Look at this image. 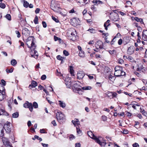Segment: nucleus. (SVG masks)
<instances>
[{"label":"nucleus","instance_id":"obj_1","mask_svg":"<svg viewBox=\"0 0 147 147\" xmlns=\"http://www.w3.org/2000/svg\"><path fill=\"white\" fill-rule=\"evenodd\" d=\"M35 39L33 36H30L26 40V44L28 47L30 49L34 50L36 47L35 43Z\"/></svg>","mask_w":147,"mask_h":147},{"label":"nucleus","instance_id":"obj_2","mask_svg":"<svg viewBox=\"0 0 147 147\" xmlns=\"http://www.w3.org/2000/svg\"><path fill=\"white\" fill-rule=\"evenodd\" d=\"M51 8L55 12H58L60 11V8L57 1H51Z\"/></svg>","mask_w":147,"mask_h":147},{"label":"nucleus","instance_id":"obj_3","mask_svg":"<svg viewBox=\"0 0 147 147\" xmlns=\"http://www.w3.org/2000/svg\"><path fill=\"white\" fill-rule=\"evenodd\" d=\"M67 36L72 37V40H74V38H76V30L73 28H69L67 31Z\"/></svg>","mask_w":147,"mask_h":147},{"label":"nucleus","instance_id":"obj_4","mask_svg":"<svg viewBox=\"0 0 147 147\" xmlns=\"http://www.w3.org/2000/svg\"><path fill=\"white\" fill-rule=\"evenodd\" d=\"M88 136L92 139L94 140L98 144L100 143V138H101L100 137L98 138L95 136L91 131L88 132Z\"/></svg>","mask_w":147,"mask_h":147},{"label":"nucleus","instance_id":"obj_5","mask_svg":"<svg viewBox=\"0 0 147 147\" xmlns=\"http://www.w3.org/2000/svg\"><path fill=\"white\" fill-rule=\"evenodd\" d=\"M56 117L59 122L65 119V117L64 114L61 112H57L56 114Z\"/></svg>","mask_w":147,"mask_h":147},{"label":"nucleus","instance_id":"obj_6","mask_svg":"<svg viewBox=\"0 0 147 147\" xmlns=\"http://www.w3.org/2000/svg\"><path fill=\"white\" fill-rule=\"evenodd\" d=\"M106 95L110 99L116 97L117 94L115 92L108 91L105 93Z\"/></svg>","mask_w":147,"mask_h":147},{"label":"nucleus","instance_id":"obj_7","mask_svg":"<svg viewBox=\"0 0 147 147\" xmlns=\"http://www.w3.org/2000/svg\"><path fill=\"white\" fill-rule=\"evenodd\" d=\"M111 16L110 19L114 21H118L119 19V18L118 15L116 13H110Z\"/></svg>","mask_w":147,"mask_h":147},{"label":"nucleus","instance_id":"obj_8","mask_svg":"<svg viewBox=\"0 0 147 147\" xmlns=\"http://www.w3.org/2000/svg\"><path fill=\"white\" fill-rule=\"evenodd\" d=\"M23 107L25 108H29L31 112L32 111L33 107L32 103H29L28 101H26L24 104Z\"/></svg>","mask_w":147,"mask_h":147},{"label":"nucleus","instance_id":"obj_9","mask_svg":"<svg viewBox=\"0 0 147 147\" xmlns=\"http://www.w3.org/2000/svg\"><path fill=\"white\" fill-rule=\"evenodd\" d=\"M10 123L7 122L4 125L3 127L7 133H9L11 131V128L10 127Z\"/></svg>","mask_w":147,"mask_h":147},{"label":"nucleus","instance_id":"obj_10","mask_svg":"<svg viewBox=\"0 0 147 147\" xmlns=\"http://www.w3.org/2000/svg\"><path fill=\"white\" fill-rule=\"evenodd\" d=\"M65 84L67 88H70L71 87V80L70 78L66 77L65 79Z\"/></svg>","mask_w":147,"mask_h":147},{"label":"nucleus","instance_id":"obj_11","mask_svg":"<svg viewBox=\"0 0 147 147\" xmlns=\"http://www.w3.org/2000/svg\"><path fill=\"white\" fill-rule=\"evenodd\" d=\"M3 142L6 147H12L10 143L7 138H2Z\"/></svg>","mask_w":147,"mask_h":147},{"label":"nucleus","instance_id":"obj_12","mask_svg":"<svg viewBox=\"0 0 147 147\" xmlns=\"http://www.w3.org/2000/svg\"><path fill=\"white\" fill-rule=\"evenodd\" d=\"M125 72L122 71H115L114 75L117 77H119L121 76H123L125 75Z\"/></svg>","mask_w":147,"mask_h":147},{"label":"nucleus","instance_id":"obj_13","mask_svg":"<svg viewBox=\"0 0 147 147\" xmlns=\"http://www.w3.org/2000/svg\"><path fill=\"white\" fill-rule=\"evenodd\" d=\"M100 143L98 144L101 146H105V147H113V145L112 143L109 142L107 144L105 142H102L100 141Z\"/></svg>","mask_w":147,"mask_h":147},{"label":"nucleus","instance_id":"obj_14","mask_svg":"<svg viewBox=\"0 0 147 147\" xmlns=\"http://www.w3.org/2000/svg\"><path fill=\"white\" fill-rule=\"evenodd\" d=\"M22 33L23 35L25 36L26 37H28L30 34V32L29 30L26 28L23 29Z\"/></svg>","mask_w":147,"mask_h":147},{"label":"nucleus","instance_id":"obj_15","mask_svg":"<svg viewBox=\"0 0 147 147\" xmlns=\"http://www.w3.org/2000/svg\"><path fill=\"white\" fill-rule=\"evenodd\" d=\"M142 39L144 41H147V30H144L142 34Z\"/></svg>","mask_w":147,"mask_h":147},{"label":"nucleus","instance_id":"obj_16","mask_svg":"<svg viewBox=\"0 0 147 147\" xmlns=\"http://www.w3.org/2000/svg\"><path fill=\"white\" fill-rule=\"evenodd\" d=\"M77 76L78 79H82L84 76V74L82 71H79L78 73Z\"/></svg>","mask_w":147,"mask_h":147},{"label":"nucleus","instance_id":"obj_17","mask_svg":"<svg viewBox=\"0 0 147 147\" xmlns=\"http://www.w3.org/2000/svg\"><path fill=\"white\" fill-rule=\"evenodd\" d=\"M96 47H99L100 49L103 48V43L100 40H98L96 44Z\"/></svg>","mask_w":147,"mask_h":147},{"label":"nucleus","instance_id":"obj_18","mask_svg":"<svg viewBox=\"0 0 147 147\" xmlns=\"http://www.w3.org/2000/svg\"><path fill=\"white\" fill-rule=\"evenodd\" d=\"M134 47H129L127 51V53L129 55H131L134 53Z\"/></svg>","mask_w":147,"mask_h":147},{"label":"nucleus","instance_id":"obj_19","mask_svg":"<svg viewBox=\"0 0 147 147\" xmlns=\"http://www.w3.org/2000/svg\"><path fill=\"white\" fill-rule=\"evenodd\" d=\"M5 92L4 90H0V101L3 100L5 97Z\"/></svg>","mask_w":147,"mask_h":147},{"label":"nucleus","instance_id":"obj_20","mask_svg":"<svg viewBox=\"0 0 147 147\" xmlns=\"http://www.w3.org/2000/svg\"><path fill=\"white\" fill-rule=\"evenodd\" d=\"M34 54H32V52H33V51L32 50H31V57H34L35 59H37L38 56L37 52L36 51L34 50Z\"/></svg>","mask_w":147,"mask_h":147},{"label":"nucleus","instance_id":"obj_21","mask_svg":"<svg viewBox=\"0 0 147 147\" xmlns=\"http://www.w3.org/2000/svg\"><path fill=\"white\" fill-rule=\"evenodd\" d=\"M37 86V82L35 81H32L31 84L29 86V88L31 89L32 88H34Z\"/></svg>","mask_w":147,"mask_h":147},{"label":"nucleus","instance_id":"obj_22","mask_svg":"<svg viewBox=\"0 0 147 147\" xmlns=\"http://www.w3.org/2000/svg\"><path fill=\"white\" fill-rule=\"evenodd\" d=\"M123 59L125 60L126 59H128V60L131 61H133L134 59L131 57L130 56H126L125 55H124L123 56Z\"/></svg>","mask_w":147,"mask_h":147},{"label":"nucleus","instance_id":"obj_23","mask_svg":"<svg viewBox=\"0 0 147 147\" xmlns=\"http://www.w3.org/2000/svg\"><path fill=\"white\" fill-rule=\"evenodd\" d=\"M59 105L60 107L64 108L65 107V104L64 102L61 100L59 101Z\"/></svg>","mask_w":147,"mask_h":147},{"label":"nucleus","instance_id":"obj_24","mask_svg":"<svg viewBox=\"0 0 147 147\" xmlns=\"http://www.w3.org/2000/svg\"><path fill=\"white\" fill-rule=\"evenodd\" d=\"M79 86L77 85V83H76L73 86V88H74L77 91H80L81 90V89L80 88H78Z\"/></svg>","mask_w":147,"mask_h":147},{"label":"nucleus","instance_id":"obj_25","mask_svg":"<svg viewBox=\"0 0 147 147\" xmlns=\"http://www.w3.org/2000/svg\"><path fill=\"white\" fill-rule=\"evenodd\" d=\"M77 129V134H78L79 136H81L82 134V131L80 130V129L78 128V127H76Z\"/></svg>","mask_w":147,"mask_h":147},{"label":"nucleus","instance_id":"obj_26","mask_svg":"<svg viewBox=\"0 0 147 147\" xmlns=\"http://www.w3.org/2000/svg\"><path fill=\"white\" fill-rule=\"evenodd\" d=\"M19 115V114L18 112H16L12 114V117L13 118H17Z\"/></svg>","mask_w":147,"mask_h":147},{"label":"nucleus","instance_id":"obj_27","mask_svg":"<svg viewBox=\"0 0 147 147\" xmlns=\"http://www.w3.org/2000/svg\"><path fill=\"white\" fill-rule=\"evenodd\" d=\"M115 71H122V67L117 66L115 68Z\"/></svg>","mask_w":147,"mask_h":147},{"label":"nucleus","instance_id":"obj_28","mask_svg":"<svg viewBox=\"0 0 147 147\" xmlns=\"http://www.w3.org/2000/svg\"><path fill=\"white\" fill-rule=\"evenodd\" d=\"M79 55L81 57H84L85 56L84 52L83 51H80L79 54Z\"/></svg>","mask_w":147,"mask_h":147},{"label":"nucleus","instance_id":"obj_29","mask_svg":"<svg viewBox=\"0 0 147 147\" xmlns=\"http://www.w3.org/2000/svg\"><path fill=\"white\" fill-rule=\"evenodd\" d=\"M2 126L0 125V136L1 137H3V130L2 129H1Z\"/></svg>","mask_w":147,"mask_h":147},{"label":"nucleus","instance_id":"obj_30","mask_svg":"<svg viewBox=\"0 0 147 147\" xmlns=\"http://www.w3.org/2000/svg\"><path fill=\"white\" fill-rule=\"evenodd\" d=\"M17 63V61L15 59H13L11 60V64L13 66L15 65Z\"/></svg>","mask_w":147,"mask_h":147},{"label":"nucleus","instance_id":"obj_31","mask_svg":"<svg viewBox=\"0 0 147 147\" xmlns=\"http://www.w3.org/2000/svg\"><path fill=\"white\" fill-rule=\"evenodd\" d=\"M140 111L142 112V114L144 116L147 117V112H146L144 110H143L142 111V109L141 108H140Z\"/></svg>","mask_w":147,"mask_h":147},{"label":"nucleus","instance_id":"obj_32","mask_svg":"<svg viewBox=\"0 0 147 147\" xmlns=\"http://www.w3.org/2000/svg\"><path fill=\"white\" fill-rule=\"evenodd\" d=\"M92 88L91 86H85L82 88V89L83 90H90Z\"/></svg>","mask_w":147,"mask_h":147},{"label":"nucleus","instance_id":"obj_33","mask_svg":"<svg viewBox=\"0 0 147 147\" xmlns=\"http://www.w3.org/2000/svg\"><path fill=\"white\" fill-rule=\"evenodd\" d=\"M29 3L27 1H24V2L23 5L25 7H28L29 6Z\"/></svg>","mask_w":147,"mask_h":147},{"label":"nucleus","instance_id":"obj_34","mask_svg":"<svg viewBox=\"0 0 147 147\" xmlns=\"http://www.w3.org/2000/svg\"><path fill=\"white\" fill-rule=\"evenodd\" d=\"M88 31H89L91 33H94L96 32L95 30L92 28H90Z\"/></svg>","mask_w":147,"mask_h":147},{"label":"nucleus","instance_id":"obj_35","mask_svg":"<svg viewBox=\"0 0 147 147\" xmlns=\"http://www.w3.org/2000/svg\"><path fill=\"white\" fill-rule=\"evenodd\" d=\"M57 59L60 60H61L62 61L63 60V59L64 58V57H62L60 55H58L57 56Z\"/></svg>","mask_w":147,"mask_h":147},{"label":"nucleus","instance_id":"obj_36","mask_svg":"<svg viewBox=\"0 0 147 147\" xmlns=\"http://www.w3.org/2000/svg\"><path fill=\"white\" fill-rule=\"evenodd\" d=\"M69 69L71 74L72 76H74V70L73 69V67L72 66H70L69 67Z\"/></svg>","mask_w":147,"mask_h":147},{"label":"nucleus","instance_id":"obj_37","mask_svg":"<svg viewBox=\"0 0 147 147\" xmlns=\"http://www.w3.org/2000/svg\"><path fill=\"white\" fill-rule=\"evenodd\" d=\"M6 7L5 4L3 3H0V7L2 9H4Z\"/></svg>","mask_w":147,"mask_h":147},{"label":"nucleus","instance_id":"obj_38","mask_svg":"<svg viewBox=\"0 0 147 147\" xmlns=\"http://www.w3.org/2000/svg\"><path fill=\"white\" fill-rule=\"evenodd\" d=\"M33 107L34 108H37L38 107V105L37 102H34L33 103Z\"/></svg>","mask_w":147,"mask_h":147},{"label":"nucleus","instance_id":"obj_39","mask_svg":"<svg viewBox=\"0 0 147 147\" xmlns=\"http://www.w3.org/2000/svg\"><path fill=\"white\" fill-rule=\"evenodd\" d=\"M34 22L36 24L38 23V18L37 16H36L35 17L34 19Z\"/></svg>","mask_w":147,"mask_h":147},{"label":"nucleus","instance_id":"obj_40","mask_svg":"<svg viewBox=\"0 0 147 147\" xmlns=\"http://www.w3.org/2000/svg\"><path fill=\"white\" fill-rule=\"evenodd\" d=\"M5 17L8 20H11V16L9 14H7L5 16Z\"/></svg>","mask_w":147,"mask_h":147},{"label":"nucleus","instance_id":"obj_41","mask_svg":"<svg viewBox=\"0 0 147 147\" xmlns=\"http://www.w3.org/2000/svg\"><path fill=\"white\" fill-rule=\"evenodd\" d=\"M63 53L66 56H67L69 55V53L66 50H64L63 51Z\"/></svg>","mask_w":147,"mask_h":147},{"label":"nucleus","instance_id":"obj_42","mask_svg":"<svg viewBox=\"0 0 147 147\" xmlns=\"http://www.w3.org/2000/svg\"><path fill=\"white\" fill-rule=\"evenodd\" d=\"M54 39L55 41H56L57 40H59V41H60L61 40V39L60 38H59L55 36H54Z\"/></svg>","mask_w":147,"mask_h":147},{"label":"nucleus","instance_id":"obj_43","mask_svg":"<svg viewBox=\"0 0 147 147\" xmlns=\"http://www.w3.org/2000/svg\"><path fill=\"white\" fill-rule=\"evenodd\" d=\"M102 121H107V117L105 115H102Z\"/></svg>","mask_w":147,"mask_h":147},{"label":"nucleus","instance_id":"obj_44","mask_svg":"<svg viewBox=\"0 0 147 147\" xmlns=\"http://www.w3.org/2000/svg\"><path fill=\"white\" fill-rule=\"evenodd\" d=\"M6 72H7V73H11V72H13V69L12 68H11L10 69H6Z\"/></svg>","mask_w":147,"mask_h":147},{"label":"nucleus","instance_id":"obj_45","mask_svg":"<svg viewBox=\"0 0 147 147\" xmlns=\"http://www.w3.org/2000/svg\"><path fill=\"white\" fill-rule=\"evenodd\" d=\"M114 77L112 76L110 74L108 76V78L109 80H114Z\"/></svg>","mask_w":147,"mask_h":147},{"label":"nucleus","instance_id":"obj_46","mask_svg":"<svg viewBox=\"0 0 147 147\" xmlns=\"http://www.w3.org/2000/svg\"><path fill=\"white\" fill-rule=\"evenodd\" d=\"M15 33L17 34V36L18 38H19L20 37V32L18 30L15 31Z\"/></svg>","mask_w":147,"mask_h":147},{"label":"nucleus","instance_id":"obj_47","mask_svg":"<svg viewBox=\"0 0 147 147\" xmlns=\"http://www.w3.org/2000/svg\"><path fill=\"white\" fill-rule=\"evenodd\" d=\"M46 76L45 75H43L41 77V79L42 80H45L46 78Z\"/></svg>","mask_w":147,"mask_h":147},{"label":"nucleus","instance_id":"obj_48","mask_svg":"<svg viewBox=\"0 0 147 147\" xmlns=\"http://www.w3.org/2000/svg\"><path fill=\"white\" fill-rule=\"evenodd\" d=\"M109 53L111 54H114L115 53H116L115 51L114 50H113L112 51H111V50L109 51Z\"/></svg>","mask_w":147,"mask_h":147},{"label":"nucleus","instance_id":"obj_49","mask_svg":"<svg viewBox=\"0 0 147 147\" xmlns=\"http://www.w3.org/2000/svg\"><path fill=\"white\" fill-rule=\"evenodd\" d=\"M98 1V0H94L92 1V3H95V4H94V5H98V4H100L98 2V1Z\"/></svg>","mask_w":147,"mask_h":147},{"label":"nucleus","instance_id":"obj_50","mask_svg":"<svg viewBox=\"0 0 147 147\" xmlns=\"http://www.w3.org/2000/svg\"><path fill=\"white\" fill-rule=\"evenodd\" d=\"M76 120L77 119H74V120H72L71 121L72 123L75 126H76Z\"/></svg>","mask_w":147,"mask_h":147},{"label":"nucleus","instance_id":"obj_51","mask_svg":"<svg viewBox=\"0 0 147 147\" xmlns=\"http://www.w3.org/2000/svg\"><path fill=\"white\" fill-rule=\"evenodd\" d=\"M56 75L58 76H62L61 73L60 72H59L57 69V70Z\"/></svg>","mask_w":147,"mask_h":147},{"label":"nucleus","instance_id":"obj_52","mask_svg":"<svg viewBox=\"0 0 147 147\" xmlns=\"http://www.w3.org/2000/svg\"><path fill=\"white\" fill-rule=\"evenodd\" d=\"M52 19L54 20L57 23L59 22V20L55 18V17H54L53 16H52Z\"/></svg>","mask_w":147,"mask_h":147},{"label":"nucleus","instance_id":"obj_53","mask_svg":"<svg viewBox=\"0 0 147 147\" xmlns=\"http://www.w3.org/2000/svg\"><path fill=\"white\" fill-rule=\"evenodd\" d=\"M122 43V40L120 38L119 40L118 41V44L119 45H121Z\"/></svg>","mask_w":147,"mask_h":147},{"label":"nucleus","instance_id":"obj_54","mask_svg":"<svg viewBox=\"0 0 147 147\" xmlns=\"http://www.w3.org/2000/svg\"><path fill=\"white\" fill-rule=\"evenodd\" d=\"M91 8L92 10L94 11L96 10V8L94 7V5H92L91 6Z\"/></svg>","mask_w":147,"mask_h":147},{"label":"nucleus","instance_id":"obj_55","mask_svg":"<svg viewBox=\"0 0 147 147\" xmlns=\"http://www.w3.org/2000/svg\"><path fill=\"white\" fill-rule=\"evenodd\" d=\"M51 123L54 126H56L57 125V124L55 120L51 122Z\"/></svg>","mask_w":147,"mask_h":147},{"label":"nucleus","instance_id":"obj_56","mask_svg":"<svg viewBox=\"0 0 147 147\" xmlns=\"http://www.w3.org/2000/svg\"><path fill=\"white\" fill-rule=\"evenodd\" d=\"M69 138L70 140H71L75 138V136L72 135H71L69 136Z\"/></svg>","mask_w":147,"mask_h":147},{"label":"nucleus","instance_id":"obj_57","mask_svg":"<svg viewBox=\"0 0 147 147\" xmlns=\"http://www.w3.org/2000/svg\"><path fill=\"white\" fill-rule=\"evenodd\" d=\"M80 144L79 143H76L75 144V147H80Z\"/></svg>","mask_w":147,"mask_h":147},{"label":"nucleus","instance_id":"obj_58","mask_svg":"<svg viewBox=\"0 0 147 147\" xmlns=\"http://www.w3.org/2000/svg\"><path fill=\"white\" fill-rule=\"evenodd\" d=\"M133 146L134 147H139V145L138 144V143H136L133 144Z\"/></svg>","mask_w":147,"mask_h":147},{"label":"nucleus","instance_id":"obj_59","mask_svg":"<svg viewBox=\"0 0 147 147\" xmlns=\"http://www.w3.org/2000/svg\"><path fill=\"white\" fill-rule=\"evenodd\" d=\"M42 24L44 28H46L47 27V24L45 22H42Z\"/></svg>","mask_w":147,"mask_h":147},{"label":"nucleus","instance_id":"obj_60","mask_svg":"<svg viewBox=\"0 0 147 147\" xmlns=\"http://www.w3.org/2000/svg\"><path fill=\"white\" fill-rule=\"evenodd\" d=\"M40 11V9L39 8H37L35 11V13H36L37 14L39 13Z\"/></svg>","mask_w":147,"mask_h":147},{"label":"nucleus","instance_id":"obj_61","mask_svg":"<svg viewBox=\"0 0 147 147\" xmlns=\"http://www.w3.org/2000/svg\"><path fill=\"white\" fill-rule=\"evenodd\" d=\"M4 112V110L3 109L0 110V115H2L3 114V113Z\"/></svg>","mask_w":147,"mask_h":147},{"label":"nucleus","instance_id":"obj_62","mask_svg":"<svg viewBox=\"0 0 147 147\" xmlns=\"http://www.w3.org/2000/svg\"><path fill=\"white\" fill-rule=\"evenodd\" d=\"M43 147H48V145L47 144H44L43 143H41Z\"/></svg>","mask_w":147,"mask_h":147},{"label":"nucleus","instance_id":"obj_63","mask_svg":"<svg viewBox=\"0 0 147 147\" xmlns=\"http://www.w3.org/2000/svg\"><path fill=\"white\" fill-rule=\"evenodd\" d=\"M127 4L129 6H131V5H132L131 3L129 1H127L126 2Z\"/></svg>","mask_w":147,"mask_h":147},{"label":"nucleus","instance_id":"obj_64","mask_svg":"<svg viewBox=\"0 0 147 147\" xmlns=\"http://www.w3.org/2000/svg\"><path fill=\"white\" fill-rule=\"evenodd\" d=\"M123 61L122 59L119 60L118 61V63L120 64H122L123 63Z\"/></svg>","mask_w":147,"mask_h":147}]
</instances>
